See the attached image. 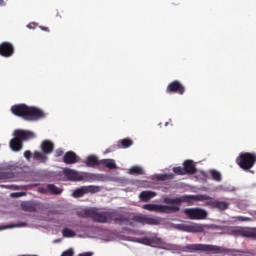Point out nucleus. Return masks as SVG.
Instances as JSON below:
<instances>
[{
    "instance_id": "obj_38",
    "label": "nucleus",
    "mask_w": 256,
    "mask_h": 256,
    "mask_svg": "<svg viewBox=\"0 0 256 256\" xmlns=\"http://www.w3.org/2000/svg\"><path fill=\"white\" fill-rule=\"evenodd\" d=\"M23 194L21 192H14L11 194V197H21Z\"/></svg>"
},
{
    "instance_id": "obj_30",
    "label": "nucleus",
    "mask_w": 256,
    "mask_h": 256,
    "mask_svg": "<svg viewBox=\"0 0 256 256\" xmlns=\"http://www.w3.org/2000/svg\"><path fill=\"white\" fill-rule=\"evenodd\" d=\"M24 157L27 159V161H31V157H33V153H31V150H26L24 152Z\"/></svg>"
},
{
    "instance_id": "obj_16",
    "label": "nucleus",
    "mask_w": 256,
    "mask_h": 256,
    "mask_svg": "<svg viewBox=\"0 0 256 256\" xmlns=\"http://www.w3.org/2000/svg\"><path fill=\"white\" fill-rule=\"evenodd\" d=\"M63 162L66 165H75V163H79V157L73 151H68L63 156Z\"/></svg>"
},
{
    "instance_id": "obj_40",
    "label": "nucleus",
    "mask_w": 256,
    "mask_h": 256,
    "mask_svg": "<svg viewBox=\"0 0 256 256\" xmlns=\"http://www.w3.org/2000/svg\"><path fill=\"white\" fill-rule=\"evenodd\" d=\"M5 5H7L5 0H0V7H5Z\"/></svg>"
},
{
    "instance_id": "obj_12",
    "label": "nucleus",
    "mask_w": 256,
    "mask_h": 256,
    "mask_svg": "<svg viewBox=\"0 0 256 256\" xmlns=\"http://www.w3.org/2000/svg\"><path fill=\"white\" fill-rule=\"evenodd\" d=\"M29 110V106L26 104H16L11 107V113L16 117H22L27 120V113Z\"/></svg>"
},
{
    "instance_id": "obj_5",
    "label": "nucleus",
    "mask_w": 256,
    "mask_h": 256,
    "mask_svg": "<svg viewBox=\"0 0 256 256\" xmlns=\"http://www.w3.org/2000/svg\"><path fill=\"white\" fill-rule=\"evenodd\" d=\"M256 163V154L251 152H242L236 158V164L243 171H249V169H253Z\"/></svg>"
},
{
    "instance_id": "obj_42",
    "label": "nucleus",
    "mask_w": 256,
    "mask_h": 256,
    "mask_svg": "<svg viewBox=\"0 0 256 256\" xmlns=\"http://www.w3.org/2000/svg\"><path fill=\"white\" fill-rule=\"evenodd\" d=\"M166 126H168L169 125V122H166V124H165Z\"/></svg>"
},
{
    "instance_id": "obj_34",
    "label": "nucleus",
    "mask_w": 256,
    "mask_h": 256,
    "mask_svg": "<svg viewBox=\"0 0 256 256\" xmlns=\"http://www.w3.org/2000/svg\"><path fill=\"white\" fill-rule=\"evenodd\" d=\"M11 227H27V223H21V224H16L12 226H7L5 229H11Z\"/></svg>"
},
{
    "instance_id": "obj_14",
    "label": "nucleus",
    "mask_w": 256,
    "mask_h": 256,
    "mask_svg": "<svg viewBox=\"0 0 256 256\" xmlns=\"http://www.w3.org/2000/svg\"><path fill=\"white\" fill-rule=\"evenodd\" d=\"M15 54V47L10 42H2L0 44V55L1 57H13Z\"/></svg>"
},
{
    "instance_id": "obj_13",
    "label": "nucleus",
    "mask_w": 256,
    "mask_h": 256,
    "mask_svg": "<svg viewBox=\"0 0 256 256\" xmlns=\"http://www.w3.org/2000/svg\"><path fill=\"white\" fill-rule=\"evenodd\" d=\"M21 207L23 211H27L28 213H37L41 209V202L37 200L25 201L22 202Z\"/></svg>"
},
{
    "instance_id": "obj_21",
    "label": "nucleus",
    "mask_w": 256,
    "mask_h": 256,
    "mask_svg": "<svg viewBox=\"0 0 256 256\" xmlns=\"http://www.w3.org/2000/svg\"><path fill=\"white\" fill-rule=\"evenodd\" d=\"M33 159L35 161H40V163H47L49 157H47V154H45L44 152L35 151L33 153Z\"/></svg>"
},
{
    "instance_id": "obj_11",
    "label": "nucleus",
    "mask_w": 256,
    "mask_h": 256,
    "mask_svg": "<svg viewBox=\"0 0 256 256\" xmlns=\"http://www.w3.org/2000/svg\"><path fill=\"white\" fill-rule=\"evenodd\" d=\"M166 93H177L178 95L185 94V86L179 80H174L168 84Z\"/></svg>"
},
{
    "instance_id": "obj_19",
    "label": "nucleus",
    "mask_w": 256,
    "mask_h": 256,
    "mask_svg": "<svg viewBox=\"0 0 256 256\" xmlns=\"http://www.w3.org/2000/svg\"><path fill=\"white\" fill-rule=\"evenodd\" d=\"M183 165L186 175H195V173H197V168L195 167V164H193L192 160L184 161Z\"/></svg>"
},
{
    "instance_id": "obj_24",
    "label": "nucleus",
    "mask_w": 256,
    "mask_h": 256,
    "mask_svg": "<svg viewBox=\"0 0 256 256\" xmlns=\"http://www.w3.org/2000/svg\"><path fill=\"white\" fill-rule=\"evenodd\" d=\"M47 189L51 195H61L63 193V189L55 186V184H48Z\"/></svg>"
},
{
    "instance_id": "obj_4",
    "label": "nucleus",
    "mask_w": 256,
    "mask_h": 256,
    "mask_svg": "<svg viewBox=\"0 0 256 256\" xmlns=\"http://www.w3.org/2000/svg\"><path fill=\"white\" fill-rule=\"evenodd\" d=\"M14 138L10 140V148L12 151H21L23 149V141L35 139V133L29 130H15L13 133Z\"/></svg>"
},
{
    "instance_id": "obj_15",
    "label": "nucleus",
    "mask_w": 256,
    "mask_h": 256,
    "mask_svg": "<svg viewBox=\"0 0 256 256\" xmlns=\"http://www.w3.org/2000/svg\"><path fill=\"white\" fill-rule=\"evenodd\" d=\"M63 175L66 177L67 181H82L83 179V172H78L70 168H65Z\"/></svg>"
},
{
    "instance_id": "obj_23",
    "label": "nucleus",
    "mask_w": 256,
    "mask_h": 256,
    "mask_svg": "<svg viewBox=\"0 0 256 256\" xmlns=\"http://www.w3.org/2000/svg\"><path fill=\"white\" fill-rule=\"evenodd\" d=\"M156 193L155 192H151V191H142L139 194V197L142 201H144L145 203H147V201L153 199V197H155Z\"/></svg>"
},
{
    "instance_id": "obj_22",
    "label": "nucleus",
    "mask_w": 256,
    "mask_h": 256,
    "mask_svg": "<svg viewBox=\"0 0 256 256\" xmlns=\"http://www.w3.org/2000/svg\"><path fill=\"white\" fill-rule=\"evenodd\" d=\"M100 165H103L107 169H117V164L114 159H102Z\"/></svg>"
},
{
    "instance_id": "obj_31",
    "label": "nucleus",
    "mask_w": 256,
    "mask_h": 256,
    "mask_svg": "<svg viewBox=\"0 0 256 256\" xmlns=\"http://www.w3.org/2000/svg\"><path fill=\"white\" fill-rule=\"evenodd\" d=\"M141 243H142L143 245H151V243H153V241H151V238L145 237V238H142Z\"/></svg>"
},
{
    "instance_id": "obj_17",
    "label": "nucleus",
    "mask_w": 256,
    "mask_h": 256,
    "mask_svg": "<svg viewBox=\"0 0 256 256\" xmlns=\"http://www.w3.org/2000/svg\"><path fill=\"white\" fill-rule=\"evenodd\" d=\"M40 149L45 155H51L55 151V144L51 140H44L40 145Z\"/></svg>"
},
{
    "instance_id": "obj_2",
    "label": "nucleus",
    "mask_w": 256,
    "mask_h": 256,
    "mask_svg": "<svg viewBox=\"0 0 256 256\" xmlns=\"http://www.w3.org/2000/svg\"><path fill=\"white\" fill-rule=\"evenodd\" d=\"M195 201H206L204 207H209L210 209H218V211H227L231 203L227 201L215 200L207 194L199 195H183L182 197L176 198H164V203L166 205H181L182 203H188V205H193Z\"/></svg>"
},
{
    "instance_id": "obj_3",
    "label": "nucleus",
    "mask_w": 256,
    "mask_h": 256,
    "mask_svg": "<svg viewBox=\"0 0 256 256\" xmlns=\"http://www.w3.org/2000/svg\"><path fill=\"white\" fill-rule=\"evenodd\" d=\"M182 253H206V255H227L231 253L229 248L213 244H186L180 246Z\"/></svg>"
},
{
    "instance_id": "obj_7",
    "label": "nucleus",
    "mask_w": 256,
    "mask_h": 256,
    "mask_svg": "<svg viewBox=\"0 0 256 256\" xmlns=\"http://www.w3.org/2000/svg\"><path fill=\"white\" fill-rule=\"evenodd\" d=\"M142 208L146 211H156L157 213H177L180 210L179 206H167L159 204H145Z\"/></svg>"
},
{
    "instance_id": "obj_10",
    "label": "nucleus",
    "mask_w": 256,
    "mask_h": 256,
    "mask_svg": "<svg viewBox=\"0 0 256 256\" xmlns=\"http://www.w3.org/2000/svg\"><path fill=\"white\" fill-rule=\"evenodd\" d=\"M39 119H45V112L35 106H28L26 121H39Z\"/></svg>"
},
{
    "instance_id": "obj_36",
    "label": "nucleus",
    "mask_w": 256,
    "mask_h": 256,
    "mask_svg": "<svg viewBox=\"0 0 256 256\" xmlns=\"http://www.w3.org/2000/svg\"><path fill=\"white\" fill-rule=\"evenodd\" d=\"M38 191H39V193H47V191H49V190L45 187H40V188H38Z\"/></svg>"
},
{
    "instance_id": "obj_1",
    "label": "nucleus",
    "mask_w": 256,
    "mask_h": 256,
    "mask_svg": "<svg viewBox=\"0 0 256 256\" xmlns=\"http://www.w3.org/2000/svg\"><path fill=\"white\" fill-rule=\"evenodd\" d=\"M80 217H90L95 223H109L110 221H114L118 225H129L130 227H135V223L159 225V220L155 218L145 217L131 212H124L115 218L113 212H100L96 208L82 210Z\"/></svg>"
},
{
    "instance_id": "obj_28",
    "label": "nucleus",
    "mask_w": 256,
    "mask_h": 256,
    "mask_svg": "<svg viewBox=\"0 0 256 256\" xmlns=\"http://www.w3.org/2000/svg\"><path fill=\"white\" fill-rule=\"evenodd\" d=\"M210 175H211V177H212V179L214 181H218L219 182L222 179L221 172H219L217 170H211L210 171Z\"/></svg>"
},
{
    "instance_id": "obj_20",
    "label": "nucleus",
    "mask_w": 256,
    "mask_h": 256,
    "mask_svg": "<svg viewBox=\"0 0 256 256\" xmlns=\"http://www.w3.org/2000/svg\"><path fill=\"white\" fill-rule=\"evenodd\" d=\"M82 181L84 183H89L91 181H99V175L88 172H82Z\"/></svg>"
},
{
    "instance_id": "obj_29",
    "label": "nucleus",
    "mask_w": 256,
    "mask_h": 256,
    "mask_svg": "<svg viewBox=\"0 0 256 256\" xmlns=\"http://www.w3.org/2000/svg\"><path fill=\"white\" fill-rule=\"evenodd\" d=\"M173 173H175V175H186L185 168H182L181 166L174 167Z\"/></svg>"
},
{
    "instance_id": "obj_37",
    "label": "nucleus",
    "mask_w": 256,
    "mask_h": 256,
    "mask_svg": "<svg viewBox=\"0 0 256 256\" xmlns=\"http://www.w3.org/2000/svg\"><path fill=\"white\" fill-rule=\"evenodd\" d=\"M7 179V173L0 172V180Z\"/></svg>"
},
{
    "instance_id": "obj_41",
    "label": "nucleus",
    "mask_w": 256,
    "mask_h": 256,
    "mask_svg": "<svg viewBox=\"0 0 256 256\" xmlns=\"http://www.w3.org/2000/svg\"><path fill=\"white\" fill-rule=\"evenodd\" d=\"M174 175L173 174H170V179H173Z\"/></svg>"
},
{
    "instance_id": "obj_39",
    "label": "nucleus",
    "mask_w": 256,
    "mask_h": 256,
    "mask_svg": "<svg viewBox=\"0 0 256 256\" xmlns=\"http://www.w3.org/2000/svg\"><path fill=\"white\" fill-rule=\"evenodd\" d=\"M40 29H41L42 31H46L47 33H49V27L40 26Z\"/></svg>"
},
{
    "instance_id": "obj_26",
    "label": "nucleus",
    "mask_w": 256,
    "mask_h": 256,
    "mask_svg": "<svg viewBox=\"0 0 256 256\" xmlns=\"http://www.w3.org/2000/svg\"><path fill=\"white\" fill-rule=\"evenodd\" d=\"M62 235L63 237L71 238V237H76L77 233H75V231H73L72 229L64 228L62 230Z\"/></svg>"
},
{
    "instance_id": "obj_27",
    "label": "nucleus",
    "mask_w": 256,
    "mask_h": 256,
    "mask_svg": "<svg viewBox=\"0 0 256 256\" xmlns=\"http://www.w3.org/2000/svg\"><path fill=\"white\" fill-rule=\"evenodd\" d=\"M120 145L123 147V149H127L129 147H131V145H133V140L126 138V139H122L120 140Z\"/></svg>"
},
{
    "instance_id": "obj_35",
    "label": "nucleus",
    "mask_w": 256,
    "mask_h": 256,
    "mask_svg": "<svg viewBox=\"0 0 256 256\" xmlns=\"http://www.w3.org/2000/svg\"><path fill=\"white\" fill-rule=\"evenodd\" d=\"M28 29H35V27H37V23L32 22L30 24L27 25Z\"/></svg>"
},
{
    "instance_id": "obj_9",
    "label": "nucleus",
    "mask_w": 256,
    "mask_h": 256,
    "mask_svg": "<svg viewBox=\"0 0 256 256\" xmlns=\"http://www.w3.org/2000/svg\"><path fill=\"white\" fill-rule=\"evenodd\" d=\"M99 191V186H81L80 188H77L76 190L73 191L72 196L75 197V199H79L87 195V193H99Z\"/></svg>"
},
{
    "instance_id": "obj_8",
    "label": "nucleus",
    "mask_w": 256,
    "mask_h": 256,
    "mask_svg": "<svg viewBox=\"0 0 256 256\" xmlns=\"http://www.w3.org/2000/svg\"><path fill=\"white\" fill-rule=\"evenodd\" d=\"M176 229L186 233H203L205 231V225L199 223L177 224Z\"/></svg>"
},
{
    "instance_id": "obj_6",
    "label": "nucleus",
    "mask_w": 256,
    "mask_h": 256,
    "mask_svg": "<svg viewBox=\"0 0 256 256\" xmlns=\"http://www.w3.org/2000/svg\"><path fill=\"white\" fill-rule=\"evenodd\" d=\"M184 215L191 221H204L209 217V212L203 208H186L183 210Z\"/></svg>"
},
{
    "instance_id": "obj_32",
    "label": "nucleus",
    "mask_w": 256,
    "mask_h": 256,
    "mask_svg": "<svg viewBox=\"0 0 256 256\" xmlns=\"http://www.w3.org/2000/svg\"><path fill=\"white\" fill-rule=\"evenodd\" d=\"M158 179H159V181H167V179H169V175H167V174H160L158 176Z\"/></svg>"
},
{
    "instance_id": "obj_25",
    "label": "nucleus",
    "mask_w": 256,
    "mask_h": 256,
    "mask_svg": "<svg viewBox=\"0 0 256 256\" xmlns=\"http://www.w3.org/2000/svg\"><path fill=\"white\" fill-rule=\"evenodd\" d=\"M129 175H145V172L143 171V168L141 166H132L128 170Z\"/></svg>"
},
{
    "instance_id": "obj_33",
    "label": "nucleus",
    "mask_w": 256,
    "mask_h": 256,
    "mask_svg": "<svg viewBox=\"0 0 256 256\" xmlns=\"http://www.w3.org/2000/svg\"><path fill=\"white\" fill-rule=\"evenodd\" d=\"M63 153H65L63 149L59 148L55 151V157H62Z\"/></svg>"
},
{
    "instance_id": "obj_18",
    "label": "nucleus",
    "mask_w": 256,
    "mask_h": 256,
    "mask_svg": "<svg viewBox=\"0 0 256 256\" xmlns=\"http://www.w3.org/2000/svg\"><path fill=\"white\" fill-rule=\"evenodd\" d=\"M85 165L95 169V167L101 165V160L96 155H89L85 160Z\"/></svg>"
}]
</instances>
